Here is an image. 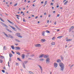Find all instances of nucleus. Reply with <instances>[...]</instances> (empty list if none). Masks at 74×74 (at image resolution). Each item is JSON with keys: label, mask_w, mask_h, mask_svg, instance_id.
Masks as SVG:
<instances>
[{"label": "nucleus", "mask_w": 74, "mask_h": 74, "mask_svg": "<svg viewBox=\"0 0 74 74\" xmlns=\"http://www.w3.org/2000/svg\"><path fill=\"white\" fill-rule=\"evenodd\" d=\"M60 66V69L61 71H63L64 68V64L62 63H60L59 64Z\"/></svg>", "instance_id": "f257e3e1"}, {"label": "nucleus", "mask_w": 74, "mask_h": 74, "mask_svg": "<svg viewBox=\"0 0 74 74\" xmlns=\"http://www.w3.org/2000/svg\"><path fill=\"white\" fill-rule=\"evenodd\" d=\"M3 34H4V35H5V36H6V37H10V38H14V37H13V36H12L11 35H8V36H8V35H7V34H5V32H3Z\"/></svg>", "instance_id": "f03ea898"}, {"label": "nucleus", "mask_w": 74, "mask_h": 74, "mask_svg": "<svg viewBox=\"0 0 74 74\" xmlns=\"http://www.w3.org/2000/svg\"><path fill=\"white\" fill-rule=\"evenodd\" d=\"M46 63H47V64H49V62H50V59L49 58H48L46 59Z\"/></svg>", "instance_id": "7ed1b4c3"}, {"label": "nucleus", "mask_w": 74, "mask_h": 74, "mask_svg": "<svg viewBox=\"0 0 74 74\" xmlns=\"http://www.w3.org/2000/svg\"><path fill=\"white\" fill-rule=\"evenodd\" d=\"M16 35L18 37H20V38H22V37L21 35H20V34L19 33H16Z\"/></svg>", "instance_id": "20e7f679"}, {"label": "nucleus", "mask_w": 74, "mask_h": 74, "mask_svg": "<svg viewBox=\"0 0 74 74\" xmlns=\"http://www.w3.org/2000/svg\"><path fill=\"white\" fill-rule=\"evenodd\" d=\"M35 46L36 47H41V45L40 44H36Z\"/></svg>", "instance_id": "39448f33"}, {"label": "nucleus", "mask_w": 74, "mask_h": 74, "mask_svg": "<svg viewBox=\"0 0 74 74\" xmlns=\"http://www.w3.org/2000/svg\"><path fill=\"white\" fill-rule=\"evenodd\" d=\"M54 67H55V68H56V67H58V63H54Z\"/></svg>", "instance_id": "423d86ee"}, {"label": "nucleus", "mask_w": 74, "mask_h": 74, "mask_svg": "<svg viewBox=\"0 0 74 74\" xmlns=\"http://www.w3.org/2000/svg\"><path fill=\"white\" fill-rule=\"evenodd\" d=\"M10 27H11V28H12L15 31H16V30H15L16 29V28H15L14 27H13V26H11V25H9Z\"/></svg>", "instance_id": "0eeeda50"}, {"label": "nucleus", "mask_w": 74, "mask_h": 74, "mask_svg": "<svg viewBox=\"0 0 74 74\" xmlns=\"http://www.w3.org/2000/svg\"><path fill=\"white\" fill-rule=\"evenodd\" d=\"M74 29V26H72V27H71L70 28V29H69V32H70V31H71V30H72L73 29Z\"/></svg>", "instance_id": "6e6552de"}, {"label": "nucleus", "mask_w": 74, "mask_h": 74, "mask_svg": "<svg viewBox=\"0 0 74 74\" xmlns=\"http://www.w3.org/2000/svg\"><path fill=\"white\" fill-rule=\"evenodd\" d=\"M49 57V56L48 55L44 56H43V58H48Z\"/></svg>", "instance_id": "1a4fd4ad"}, {"label": "nucleus", "mask_w": 74, "mask_h": 74, "mask_svg": "<svg viewBox=\"0 0 74 74\" xmlns=\"http://www.w3.org/2000/svg\"><path fill=\"white\" fill-rule=\"evenodd\" d=\"M15 48L16 49H15V50H19V49H21V48L19 47H15Z\"/></svg>", "instance_id": "9d476101"}, {"label": "nucleus", "mask_w": 74, "mask_h": 74, "mask_svg": "<svg viewBox=\"0 0 74 74\" xmlns=\"http://www.w3.org/2000/svg\"><path fill=\"white\" fill-rule=\"evenodd\" d=\"M21 56L22 59H24L25 58V54H22Z\"/></svg>", "instance_id": "9b49d317"}, {"label": "nucleus", "mask_w": 74, "mask_h": 74, "mask_svg": "<svg viewBox=\"0 0 74 74\" xmlns=\"http://www.w3.org/2000/svg\"><path fill=\"white\" fill-rule=\"evenodd\" d=\"M2 23L3 24L2 25H3V26H4L5 27H6L7 28H8V26H7L6 25L3 23Z\"/></svg>", "instance_id": "f8f14e48"}, {"label": "nucleus", "mask_w": 74, "mask_h": 74, "mask_svg": "<svg viewBox=\"0 0 74 74\" xmlns=\"http://www.w3.org/2000/svg\"><path fill=\"white\" fill-rule=\"evenodd\" d=\"M43 56H44V54H42L39 56V58H42V57H43Z\"/></svg>", "instance_id": "ddd939ff"}, {"label": "nucleus", "mask_w": 74, "mask_h": 74, "mask_svg": "<svg viewBox=\"0 0 74 74\" xmlns=\"http://www.w3.org/2000/svg\"><path fill=\"white\" fill-rule=\"evenodd\" d=\"M6 30H7L8 31V32H10V33H12V31H11V30L8 29V28H7L6 29Z\"/></svg>", "instance_id": "4468645a"}, {"label": "nucleus", "mask_w": 74, "mask_h": 74, "mask_svg": "<svg viewBox=\"0 0 74 74\" xmlns=\"http://www.w3.org/2000/svg\"><path fill=\"white\" fill-rule=\"evenodd\" d=\"M47 1H46L45 2V3L44 4V5L43 6L44 7H45V6L46 5H47Z\"/></svg>", "instance_id": "2eb2a0df"}, {"label": "nucleus", "mask_w": 74, "mask_h": 74, "mask_svg": "<svg viewBox=\"0 0 74 74\" xmlns=\"http://www.w3.org/2000/svg\"><path fill=\"white\" fill-rule=\"evenodd\" d=\"M37 66H38V67H40L41 70H42V67L41 66H40V65H39V64L37 65Z\"/></svg>", "instance_id": "dca6fc26"}, {"label": "nucleus", "mask_w": 74, "mask_h": 74, "mask_svg": "<svg viewBox=\"0 0 74 74\" xmlns=\"http://www.w3.org/2000/svg\"><path fill=\"white\" fill-rule=\"evenodd\" d=\"M41 41L42 42H45V39H41Z\"/></svg>", "instance_id": "f3484780"}, {"label": "nucleus", "mask_w": 74, "mask_h": 74, "mask_svg": "<svg viewBox=\"0 0 74 74\" xmlns=\"http://www.w3.org/2000/svg\"><path fill=\"white\" fill-rule=\"evenodd\" d=\"M57 63H60V62H61V60L60 59H58L57 60Z\"/></svg>", "instance_id": "a211bd4d"}, {"label": "nucleus", "mask_w": 74, "mask_h": 74, "mask_svg": "<svg viewBox=\"0 0 74 74\" xmlns=\"http://www.w3.org/2000/svg\"><path fill=\"white\" fill-rule=\"evenodd\" d=\"M23 66L24 69H25L26 68V67H25V64H24V63H23Z\"/></svg>", "instance_id": "6ab92c4d"}, {"label": "nucleus", "mask_w": 74, "mask_h": 74, "mask_svg": "<svg viewBox=\"0 0 74 74\" xmlns=\"http://www.w3.org/2000/svg\"><path fill=\"white\" fill-rule=\"evenodd\" d=\"M60 57H61V59L62 60H63V56H60Z\"/></svg>", "instance_id": "aec40b11"}, {"label": "nucleus", "mask_w": 74, "mask_h": 74, "mask_svg": "<svg viewBox=\"0 0 74 74\" xmlns=\"http://www.w3.org/2000/svg\"><path fill=\"white\" fill-rule=\"evenodd\" d=\"M51 44L52 45H55V42H52Z\"/></svg>", "instance_id": "412c9836"}, {"label": "nucleus", "mask_w": 74, "mask_h": 74, "mask_svg": "<svg viewBox=\"0 0 74 74\" xmlns=\"http://www.w3.org/2000/svg\"><path fill=\"white\" fill-rule=\"evenodd\" d=\"M27 62H28V61H25L24 62V64H25L26 63H27Z\"/></svg>", "instance_id": "4be33fe9"}, {"label": "nucleus", "mask_w": 74, "mask_h": 74, "mask_svg": "<svg viewBox=\"0 0 74 74\" xmlns=\"http://www.w3.org/2000/svg\"><path fill=\"white\" fill-rule=\"evenodd\" d=\"M66 41H71V39H67L66 40Z\"/></svg>", "instance_id": "5701e85b"}, {"label": "nucleus", "mask_w": 74, "mask_h": 74, "mask_svg": "<svg viewBox=\"0 0 74 74\" xmlns=\"http://www.w3.org/2000/svg\"><path fill=\"white\" fill-rule=\"evenodd\" d=\"M15 40L17 41V42H20V41L19 40H18L17 39H15Z\"/></svg>", "instance_id": "b1692460"}, {"label": "nucleus", "mask_w": 74, "mask_h": 74, "mask_svg": "<svg viewBox=\"0 0 74 74\" xmlns=\"http://www.w3.org/2000/svg\"><path fill=\"white\" fill-rule=\"evenodd\" d=\"M29 73L30 74H34V73H33L32 72L29 71Z\"/></svg>", "instance_id": "393cba45"}, {"label": "nucleus", "mask_w": 74, "mask_h": 74, "mask_svg": "<svg viewBox=\"0 0 74 74\" xmlns=\"http://www.w3.org/2000/svg\"><path fill=\"white\" fill-rule=\"evenodd\" d=\"M11 47L12 49L13 50L14 49H15V47H14V46H11Z\"/></svg>", "instance_id": "a878e982"}, {"label": "nucleus", "mask_w": 74, "mask_h": 74, "mask_svg": "<svg viewBox=\"0 0 74 74\" xmlns=\"http://www.w3.org/2000/svg\"><path fill=\"white\" fill-rule=\"evenodd\" d=\"M62 37H63V36H59L57 37V38H61Z\"/></svg>", "instance_id": "bb28decb"}, {"label": "nucleus", "mask_w": 74, "mask_h": 74, "mask_svg": "<svg viewBox=\"0 0 74 74\" xmlns=\"http://www.w3.org/2000/svg\"><path fill=\"white\" fill-rule=\"evenodd\" d=\"M44 34H45V32L44 31L42 33V36H45Z\"/></svg>", "instance_id": "cd10ccee"}, {"label": "nucleus", "mask_w": 74, "mask_h": 74, "mask_svg": "<svg viewBox=\"0 0 74 74\" xmlns=\"http://www.w3.org/2000/svg\"><path fill=\"white\" fill-rule=\"evenodd\" d=\"M3 62V60L1 59H0V63H2Z\"/></svg>", "instance_id": "c85d7f7f"}, {"label": "nucleus", "mask_w": 74, "mask_h": 74, "mask_svg": "<svg viewBox=\"0 0 74 74\" xmlns=\"http://www.w3.org/2000/svg\"><path fill=\"white\" fill-rule=\"evenodd\" d=\"M9 56L10 58H11V57H12V54L11 53H10Z\"/></svg>", "instance_id": "c756f323"}, {"label": "nucleus", "mask_w": 74, "mask_h": 74, "mask_svg": "<svg viewBox=\"0 0 74 74\" xmlns=\"http://www.w3.org/2000/svg\"><path fill=\"white\" fill-rule=\"evenodd\" d=\"M3 50H6V47L5 46H4L3 49Z\"/></svg>", "instance_id": "7c9ffc66"}, {"label": "nucleus", "mask_w": 74, "mask_h": 74, "mask_svg": "<svg viewBox=\"0 0 74 74\" xmlns=\"http://www.w3.org/2000/svg\"><path fill=\"white\" fill-rule=\"evenodd\" d=\"M46 33H50V32H49V31L48 30H46Z\"/></svg>", "instance_id": "2f4dec72"}, {"label": "nucleus", "mask_w": 74, "mask_h": 74, "mask_svg": "<svg viewBox=\"0 0 74 74\" xmlns=\"http://www.w3.org/2000/svg\"><path fill=\"white\" fill-rule=\"evenodd\" d=\"M16 53L18 55H21V54H20V53H19V52H17Z\"/></svg>", "instance_id": "473e14b6"}, {"label": "nucleus", "mask_w": 74, "mask_h": 74, "mask_svg": "<svg viewBox=\"0 0 74 74\" xmlns=\"http://www.w3.org/2000/svg\"><path fill=\"white\" fill-rule=\"evenodd\" d=\"M68 2V1H67L66 2L64 3V5H66L67 4V2Z\"/></svg>", "instance_id": "72a5a7b5"}, {"label": "nucleus", "mask_w": 74, "mask_h": 74, "mask_svg": "<svg viewBox=\"0 0 74 74\" xmlns=\"http://www.w3.org/2000/svg\"><path fill=\"white\" fill-rule=\"evenodd\" d=\"M34 56V55L33 54L32 55H31L30 56V57H33V56Z\"/></svg>", "instance_id": "f704fd0d"}, {"label": "nucleus", "mask_w": 74, "mask_h": 74, "mask_svg": "<svg viewBox=\"0 0 74 74\" xmlns=\"http://www.w3.org/2000/svg\"><path fill=\"white\" fill-rule=\"evenodd\" d=\"M17 60H18L19 61H21V60L18 58H17Z\"/></svg>", "instance_id": "c9c22d12"}, {"label": "nucleus", "mask_w": 74, "mask_h": 74, "mask_svg": "<svg viewBox=\"0 0 74 74\" xmlns=\"http://www.w3.org/2000/svg\"><path fill=\"white\" fill-rule=\"evenodd\" d=\"M18 5V3H16L14 5V7H16V5Z\"/></svg>", "instance_id": "e433bc0d"}, {"label": "nucleus", "mask_w": 74, "mask_h": 74, "mask_svg": "<svg viewBox=\"0 0 74 74\" xmlns=\"http://www.w3.org/2000/svg\"><path fill=\"white\" fill-rule=\"evenodd\" d=\"M7 21H8V22H9V23H10L11 22V21H10L8 20H7Z\"/></svg>", "instance_id": "4c0bfd02"}, {"label": "nucleus", "mask_w": 74, "mask_h": 74, "mask_svg": "<svg viewBox=\"0 0 74 74\" xmlns=\"http://www.w3.org/2000/svg\"><path fill=\"white\" fill-rule=\"evenodd\" d=\"M44 60V59H41L40 60V61H43Z\"/></svg>", "instance_id": "58836bf2"}, {"label": "nucleus", "mask_w": 74, "mask_h": 74, "mask_svg": "<svg viewBox=\"0 0 74 74\" xmlns=\"http://www.w3.org/2000/svg\"><path fill=\"white\" fill-rule=\"evenodd\" d=\"M2 71L3 72V73H5V71L4 70H2Z\"/></svg>", "instance_id": "ea45409f"}, {"label": "nucleus", "mask_w": 74, "mask_h": 74, "mask_svg": "<svg viewBox=\"0 0 74 74\" xmlns=\"http://www.w3.org/2000/svg\"><path fill=\"white\" fill-rule=\"evenodd\" d=\"M55 37H53V38H52V40H55Z\"/></svg>", "instance_id": "a19ab883"}, {"label": "nucleus", "mask_w": 74, "mask_h": 74, "mask_svg": "<svg viewBox=\"0 0 74 74\" xmlns=\"http://www.w3.org/2000/svg\"><path fill=\"white\" fill-rule=\"evenodd\" d=\"M16 66H19V64L18 63H16Z\"/></svg>", "instance_id": "79ce46f5"}, {"label": "nucleus", "mask_w": 74, "mask_h": 74, "mask_svg": "<svg viewBox=\"0 0 74 74\" xmlns=\"http://www.w3.org/2000/svg\"><path fill=\"white\" fill-rule=\"evenodd\" d=\"M10 23L11 24H12V25H14V23H13V22H11Z\"/></svg>", "instance_id": "37998d69"}, {"label": "nucleus", "mask_w": 74, "mask_h": 74, "mask_svg": "<svg viewBox=\"0 0 74 74\" xmlns=\"http://www.w3.org/2000/svg\"><path fill=\"white\" fill-rule=\"evenodd\" d=\"M9 64H10V63H9V62H8V66L9 67H10V65H9Z\"/></svg>", "instance_id": "c03bdc74"}, {"label": "nucleus", "mask_w": 74, "mask_h": 74, "mask_svg": "<svg viewBox=\"0 0 74 74\" xmlns=\"http://www.w3.org/2000/svg\"><path fill=\"white\" fill-rule=\"evenodd\" d=\"M0 19L1 20V21H2V22H4V21L1 19V18L0 17Z\"/></svg>", "instance_id": "a18cd8bd"}, {"label": "nucleus", "mask_w": 74, "mask_h": 74, "mask_svg": "<svg viewBox=\"0 0 74 74\" xmlns=\"http://www.w3.org/2000/svg\"><path fill=\"white\" fill-rule=\"evenodd\" d=\"M12 52L13 53V54H15V53H14V51H12Z\"/></svg>", "instance_id": "49530a36"}, {"label": "nucleus", "mask_w": 74, "mask_h": 74, "mask_svg": "<svg viewBox=\"0 0 74 74\" xmlns=\"http://www.w3.org/2000/svg\"><path fill=\"white\" fill-rule=\"evenodd\" d=\"M74 66L73 64L71 67H71H73V66Z\"/></svg>", "instance_id": "de8ad7c7"}, {"label": "nucleus", "mask_w": 74, "mask_h": 74, "mask_svg": "<svg viewBox=\"0 0 74 74\" xmlns=\"http://www.w3.org/2000/svg\"><path fill=\"white\" fill-rule=\"evenodd\" d=\"M60 16V14H58L57 15L58 17H59Z\"/></svg>", "instance_id": "09e8293b"}, {"label": "nucleus", "mask_w": 74, "mask_h": 74, "mask_svg": "<svg viewBox=\"0 0 74 74\" xmlns=\"http://www.w3.org/2000/svg\"><path fill=\"white\" fill-rule=\"evenodd\" d=\"M15 26L16 27V28H17V29H18V27H17L16 25H15Z\"/></svg>", "instance_id": "8fccbe9b"}, {"label": "nucleus", "mask_w": 74, "mask_h": 74, "mask_svg": "<svg viewBox=\"0 0 74 74\" xmlns=\"http://www.w3.org/2000/svg\"><path fill=\"white\" fill-rule=\"evenodd\" d=\"M23 22H26V21L25 20V19H24V18H23Z\"/></svg>", "instance_id": "3c124183"}, {"label": "nucleus", "mask_w": 74, "mask_h": 74, "mask_svg": "<svg viewBox=\"0 0 74 74\" xmlns=\"http://www.w3.org/2000/svg\"><path fill=\"white\" fill-rule=\"evenodd\" d=\"M3 69H5V66H4L3 67Z\"/></svg>", "instance_id": "603ef678"}, {"label": "nucleus", "mask_w": 74, "mask_h": 74, "mask_svg": "<svg viewBox=\"0 0 74 74\" xmlns=\"http://www.w3.org/2000/svg\"><path fill=\"white\" fill-rule=\"evenodd\" d=\"M41 4H43L44 3V2L43 1H42L41 2Z\"/></svg>", "instance_id": "864d4df0"}, {"label": "nucleus", "mask_w": 74, "mask_h": 74, "mask_svg": "<svg viewBox=\"0 0 74 74\" xmlns=\"http://www.w3.org/2000/svg\"><path fill=\"white\" fill-rule=\"evenodd\" d=\"M48 17H51V15L49 14V16H48Z\"/></svg>", "instance_id": "5fc2aeb1"}, {"label": "nucleus", "mask_w": 74, "mask_h": 74, "mask_svg": "<svg viewBox=\"0 0 74 74\" xmlns=\"http://www.w3.org/2000/svg\"><path fill=\"white\" fill-rule=\"evenodd\" d=\"M5 73L6 74H8V73H7V72H5Z\"/></svg>", "instance_id": "6e6d98bb"}, {"label": "nucleus", "mask_w": 74, "mask_h": 74, "mask_svg": "<svg viewBox=\"0 0 74 74\" xmlns=\"http://www.w3.org/2000/svg\"><path fill=\"white\" fill-rule=\"evenodd\" d=\"M66 0H64V1H63V3H64V2H65V1H66Z\"/></svg>", "instance_id": "4d7b16f0"}, {"label": "nucleus", "mask_w": 74, "mask_h": 74, "mask_svg": "<svg viewBox=\"0 0 74 74\" xmlns=\"http://www.w3.org/2000/svg\"><path fill=\"white\" fill-rule=\"evenodd\" d=\"M37 18H38V16H36L35 17V19H37Z\"/></svg>", "instance_id": "13d9d810"}, {"label": "nucleus", "mask_w": 74, "mask_h": 74, "mask_svg": "<svg viewBox=\"0 0 74 74\" xmlns=\"http://www.w3.org/2000/svg\"><path fill=\"white\" fill-rule=\"evenodd\" d=\"M54 25H56V22H55L54 23Z\"/></svg>", "instance_id": "bf43d9fd"}, {"label": "nucleus", "mask_w": 74, "mask_h": 74, "mask_svg": "<svg viewBox=\"0 0 74 74\" xmlns=\"http://www.w3.org/2000/svg\"><path fill=\"white\" fill-rule=\"evenodd\" d=\"M47 23H49V20H47Z\"/></svg>", "instance_id": "052dcab7"}, {"label": "nucleus", "mask_w": 74, "mask_h": 74, "mask_svg": "<svg viewBox=\"0 0 74 74\" xmlns=\"http://www.w3.org/2000/svg\"><path fill=\"white\" fill-rule=\"evenodd\" d=\"M58 30L57 31V32H59V31H60V30H59V29H58Z\"/></svg>", "instance_id": "680f3d73"}, {"label": "nucleus", "mask_w": 74, "mask_h": 74, "mask_svg": "<svg viewBox=\"0 0 74 74\" xmlns=\"http://www.w3.org/2000/svg\"><path fill=\"white\" fill-rule=\"evenodd\" d=\"M44 15H47V13H46V12H45L44 14Z\"/></svg>", "instance_id": "e2e57ef3"}, {"label": "nucleus", "mask_w": 74, "mask_h": 74, "mask_svg": "<svg viewBox=\"0 0 74 74\" xmlns=\"http://www.w3.org/2000/svg\"><path fill=\"white\" fill-rule=\"evenodd\" d=\"M59 7V5H58L57 6V8H58Z\"/></svg>", "instance_id": "0e129e2a"}, {"label": "nucleus", "mask_w": 74, "mask_h": 74, "mask_svg": "<svg viewBox=\"0 0 74 74\" xmlns=\"http://www.w3.org/2000/svg\"><path fill=\"white\" fill-rule=\"evenodd\" d=\"M11 59H10H10H9V61H10V62H11Z\"/></svg>", "instance_id": "69168bd1"}, {"label": "nucleus", "mask_w": 74, "mask_h": 74, "mask_svg": "<svg viewBox=\"0 0 74 74\" xmlns=\"http://www.w3.org/2000/svg\"><path fill=\"white\" fill-rule=\"evenodd\" d=\"M55 11H53V13H55Z\"/></svg>", "instance_id": "338daca9"}, {"label": "nucleus", "mask_w": 74, "mask_h": 74, "mask_svg": "<svg viewBox=\"0 0 74 74\" xmlns=\"http://www.w3.org/2000/svg\"><path fill=\"white\" fill-rule=\"evenodd\" d=\"M51 5H53V3H51Z\"/></svg>", "instance_id": "774afa93"}]
</instances>
